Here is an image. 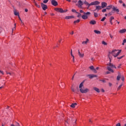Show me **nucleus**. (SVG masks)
<instances>
[{
    "label": "nucleus",
    "mask_w": 126,
    "mask_h": 126,
    "mask_svg": "<svg viewBox=\"0 0 126 126\" xmlns=\"http://www.w3.org/2000/svg\"><path fill=\"white\" fill-rule=\"evenodd\" d=\"M124 57H125V56H121L120 57H117V59L118 60H121V59H123V58H124Z\"/></svg>",
    "instance_id": "obj_40"
},
{
    "label": "nucleus",
    "mask_w": 126,
    "mask_h": 126,
    "mask_svg": "<svg viewBox=\"0 0 126 126\" xmlns=\"http://www.w3.org/2000/svg\"><path fill=\"white\" fill-rule=\"evenodd\" d=\"M84 14H85V15H86V16L88 17L91 14V13L90 12H87L86 13L84 12Z\"/></svg>",
    "instance_id": "obj_22"
},
{
    "label": "nucleus",
    "mask_w": 126,
    "mask_h": 126,
    "mask_svg": "<svg viewBox=\"0 0 126 126\" xmlns=\"http://www.w3.org/2000/svg\"><path fill=\"white\" fill-rule=\"evenodd\" d=\"M74 75H75V73L73 75L72 78V80H73L74 78Z\"/></svg>",
    "instance_id": "obj_57"
},
{
    "label": "nucleus",
    "mask_w": 126,
    "mask_h": 126,
    "mask_svg": "<svg viewBox=\"0 0 126 126\" xmlns=\"http://www.w3.org/2000/svg\"><path fill=\"white\" fill-rule=\"evenodd\" d=\"M119 2L120 3H123V0H119Z\"/></svg>",
    "instance_id": "obj_59"
},
{
    "label": "nucleus",
    "mask_w": 126,
    "mask_h": 126,
    "mask_svg": "<svg viewBox=\"0 0 126 126\" xmlns=\"http://www.w3.org/2000/svg\"><path fill=\"white\" fill-rule=\"evenodd\" d=\"M99 81H102L103 83H106V80H99Z\"/></svg>",
    "instance_id": "obj_43"
},
{
    "label": "nucleus",
    "mask_w": 126,
    "mask_h": 126,
    "mask_svg": "<svg viewBox=\"0 0 126 126\" xmlns=\"http://www.w3.org/2000/svg\"><path fill=\"white\" fill-rule=\"evenodd\" d=\"M115 19V18H114V17L112 16L110 17V23L111 24V25H113V22H112V20Z\"/></svg>",
    "instance_id": "obj_21"
},
{
    "label": "nucleus",
    "mask_w": 126,
    "mask_h": 126,
    "mask_svg": "<svg viewBox=\"0 0 126 126\" xmlns=\"http://www.w3.org/2000/svg\"><path fill=\"white\" fill-rule=\"evenodd\" d=\"M121 79L122 81H124V80H125V77H124V76H121Z\"/></svg>",
    "instance_id": "obj_44"
},
{
    "label": "nucleus",
    "mask_w": 126,
    "mask_h": 126,
    "mask_svg": "<svg viewBox=\"0 0 126 126\" xmlns=\"http://www.w3.org/2000/svg\"><path fill=\"white\" fill-rule=\"evenodd\" d=\"M107 65L110 67H113L114 68H117V67L115 66L114 64H113L111 62H110L108 64H107Z\"/></svg>",
    "instance_id": "obj_11"
},
{
    "label": "nucleus",
    "mask_w": 126,
    "mask_h": 126,
    "mask_svg": "<svg viewBox=\"0 0 126 126\" xmlns=\"http://www.w3.org/2000/svg\"><path fill=\"white\" fill-rule=\"evenodd\" d=\"M90 24H92V25H95V24H96V21L95 20H92L90 22Z\"/></svg>",
    "instance_id": "obj_14"
},
{
    "label": "nucleus",
    "mask_w": 126,
    "mask_h": 126,
    "mask_svg": "<svg viewBox=\"0 0 126 126\" xmlns=\"http://www.w3.org/2000/svg\"><path fill=\"white\" fill-rule=\"evenodd\" d=\"M0 73H1L2 74H3V71L0 70Z\"/></svg>",
    "instance_id": "obj_61"
},
{
    "label": "nucleus",
    "mask_w": 126,
    "mask_h": 126,
    "mask_svg": "<svg viewBox=\"0 0 126 126\" xmlns=\"http://www.w3.org/2000/svg\"><path fill=\"white\" fill-rule=\"evenodd\" d=\"M84 3L86 5V6H91V5H97V4H100V2L98 1H95L94 2H92L91 3L89 4L88 2L86 0H85Z\"/></svg>",
    "instance_id": "obj_2"
},
{
    "label": "nucleus",
    "mask_w": 126,
    "mask_h": 126,
    "mask_svg": "<svg viewBox=\"0 0 126 126\" xmlns=\"http://www.w3.org/2000/svg\"><path fill=\"white\" fill-rule=\"evenodd\" d=\"M123 6H124V7H125V8H126V4L125 3H124L123 4Z\"/></svg>",
    "instance_id": "obj_51"
},
{
    "label": "nucleus",
    "mask_w": 126,
    "mask_h": 126,
    "mask_svg": "<svg viewBox=\"0 0 126 126\" xmlns=\"http://www.w3.org/2000/svg\"><path fill=\"white\" fill-rule=\"evenodd\" d=\"M76 13L78 14V15H77V17L79 18V17H81V14L79 13V12H76Z\"/></svg>",
    "instance_id": "obj_31"
},
{
    "label": "nucleus",
    "mask_w": 126,
    "mask_h": 126,
    "mask_svg": "<svg viewBox=\"0 0 126 126\" xmlns=\"http://www.w3.org/2000/svg\"><path fill=\"white\" fill-rule=\"evenodd\" d=\"M70 34H71V35H73L74 34L73 31H72L71 33H70Z\"/></svg>",
    "instance_id": "obj_62"
},
{
    "label": "nucleus",
    "mask_w": 126,
    "mask_h": 126,
    "mask_svg": "<svg viewBox=\"0 0 126 126\" xmlns=\"http://www.w3.org/2000/svg\"><path fill=\"white\" fill-rule=\"evenodd\" d=\"M121 76H122L121 75V73H119L117 77V80H118V81H120V79H121Z\"/></svg>",
    "instance_id": "obj_17"
},
{
    "label": "nucleus",
    "mask_w": 126,
    "mask_h": 126,
    "mask_svg": "<svg viewBox=\"0 0 126 126\" xmlns=\"http://www.w3.org/2000/svg\"><path fill=\"white\" fill-rule=\"evenodd\" d=\"M107 4L105 2H102L101 3V8H105V7H107Z\"/></svg>",
    "instance_id": "obj_10"
},
{
    "label": "nucleus",
    "mask_w": 126,
    "mask_h": 126,
    "mask_svg": "<svg viewBox=\"0 0 126 126\" xmlns=\"http://www.w3.org/2000/svg\"><path fill=\"white\" fill-rule=\"evenodd\" d=\"M51 4L52 5H54V6H57L58 5V2L56 1V0H51Z\"/></svg>",
    "instance_id": "obj_8"
},
{
    "label": "nucleus",
    "mask_w": 126,
    "mask_h": 126,
    "mask_svg": "<svg viewBox=\"0 0 126 126\" xmlns=\"http://www.w3.org/2000/svg\"><path fill=\"white\" fill-rule=\"evenodd\" d=\"M106 11H107V9L106 8H104V9L102 10V12H106Z\"/></svg>",
    "instance_id": "obj_39"
},
{
    "label": "nucleus",
    "mask_w": 126,
    "mask_h": 126,
    "mask_svg": "<svg viewBox=\"0 0 126 126\" xmlns=\"http://www.w3.org/2000/svg\"><path fill=\"white\" fill-rule=\"evenodd\" d=\"M88 91H89V89H85V90H83L82 89H80V92L83 94H86L87 93V92H88Z\"/></svg>",
    "instance_id": "obj_5"
},
{
    "label": "nucleus",
    "mask_w": 126,
    "mask_h": 126,
    "mask_svg": "<svg viewBox=\"0 0 126 126\" xmlns=\"http://www.w3.org/2000/svg\"><path fill=\"white\" fill-rule=\"evenodd\" d=\"M77 105V103H72L70 105V107H71V108H75V106H76Z\"/></svg>",
    "instance_id": "obj_20"
},
{
    "label": "nucleus",
    "mask_w": 126,
    "mask_h": 126,
    "mask_svg": "<svg viewBox=\"0 0 126 126\" xmlns=\"http://www.w3.org/2000/svg\"><path fill=\"white\" fill-rule=\"evenodd\" d=\"M83 2L81 0H79L78 1V7L80 8H81V7H82V6L83 5Z\"/></svg>",
    "instance_id": "obj_6"
},
{
    "label": "nucleus",
    "mask_w": 126,
    "mask_h": 126,
    "mask_svg": "<svg viewBox=\"0 0 126 126\" xmlns=\"http://www.w3.org/2000/svg\"><path fill=\"white\" fill-rule=\"evenodd\" d=\"M94 17H98V14H97V13L94 12Z\"/></svg>",
    "instance_id": "obj_38"
},
{
    "label": "nucleus",
    "mask_w": 126,
    "mask_h": 126,
    "mask_svg": "<svg viewBox=\"0 0 126 126\" xmlns=\"http://www.w3.org/2000/svg\"><path fill=\"white\" fill-rule=\"evenodd\" d=\"M80 12L81 13H84V12L83 10H80Z\"/></svg>",
    "instance_id": "obj_53"
},
{
    "label": "nucleus",
    "mask_w": 126,
    "mask_h": 126,
    "mask_svg": "<svg viewBox=\"0 0 126 126\" xmlns=\"http://www.w3.org/2000/svg\"><path fill=\"white\" fill-rule=\"evenodd\" d=\"M93 70L94 73H97V70H96V69L94 68Z\"/></svg>",
    "instance_id": "obj_45"
},
{
    "label": "nucleus",
    "mask_w": 126,
    "mask_h": 126,
    "mask_svg": "<svg viewBox=\"0 0 126 126\" xmlns=\"http://www.w3.org/2000/svg\"><path fill=\"white\" fill-rule=\"evenodd\" d=\"M41 5L43 10H46V9H48V6H47V5L44 4L43 3H41Z\"/></svg>",
    "instance_id": "obj_4"
},
{
    "label": "nucleus",
    "mask_w": 126,
    "mask_h": 126,
    "mask_svg": "<svg viewBox=\"0 0 126 126\" xmlns=\"http://www.w3.org/2000/svg\"><path fill=\"white\" fill-rule=\"evenodd\" d=\"M14 14L17 16H19V13L16 12V11H14Z\"/></svg>",
    "instance_id": "obj_28"
},
{
    "label": "nucleus",
    "mask_w": 126,
    "mask_h": 126,
    "mask_svg": "<svg viewBox=\"0 0 126 126\" xmlns=\"http://www.w3.org/2000/svg\"><path fill=\"white\" fill-rule=\"evenodd\" d=\"M87 77H89V78L90 79H92V78H94V77H97V75H94V74H88L87 75Z\"/></svg>",
    "instance_id": "obj_9"
},
{
    "label": "nucleus",
    "mask_w": 126,
    "mask_h": 126,
    "mask_svg": "<svg viewBox=\"0 0 126 126\" xmlns=\"http://www.w3.org/2000/svg\"><path fill=\"white\" fill-rule=\"evenodd\" d=\"M109 36L111 39H113L114 38V36L111 33H109Z\"/></svg>",
    "instance_id": "obj_46"
},
{
    "label": "nucleus",
    "mask_w": 126,
    "mask_h": 126,
    "mask_svg": "<svg viewBox=\"0 0 126 126\" xmlns=\"http://www.w3.org/2000/svg\"><path fill=\"white\" fill-rule=\"evenodd\" d=\"M94 91H96V92H97V93H100V90L99 89H98L97 88L94 87Z\"/></svg>",
    "instance_id": "obj_18"
},
{
    "label": "nucleus",
    "mask_w": 126,
    "mask_h": 126,
    "mask_svg": "<svg viewBox=\"0 0 126 126\" xmlns=\"http://www.w3.org/2000/svg\"><path fill=\"white\" fill-rule=\"evenodd\" d=\"M113 6V5H110L107 6V7L106 8V9L109 10V9H111V8H112Z\"/></svg>",
    "instance_id": "obj_25"
},
{
    "label": "nucleus",
    "mask_w": 126,
    "mask_h": 126,
    "mask_svg": "<svg viewBox=\"0 0 126 126\" xmlns=\"http://www.w3.org/2000/svg\"><path fill=\"white\" fill-rule=\"evenodd\" d=\"M49 1V0H43V3H47Z\"/></svg>",
    "instance_id": "obj_41"
},
{
    "label": "nucleus",
    "mask_w": 126,
    "mask_h": 126,
    "mask_svg": "<svg viewBox=\"0 0 126 126\" xmlns=\"http://www.w3.org/2000/svg\"><path fill=\"white\" fill-rule=\"evenodd\" d=\"M25 11L26 12H28V9H25Z\"/></svg>",
    "instance_id": "obj_60"
},
{
    "label": "nucleus",
    "mask_w": 126,
    "mask_h": 126,
    "mask_svg": "<svg viewBox=\"0 0 126 126\" xmlns=\"http://www.w3.org/2000/svg\"><path fill=\"white\" fill-rule=\"evenodd\" d=\"M70 55L71 56V57H73V54H72V49L71 50V52H70Z\"/></svg>",
    "instance_id": "obj_47"
},
{
    "label": "nucleus",
    "mask_w": 126,
    "mask_h": 126,
    "mask_svg": "<svg viewBox=\"0 0 126 126\" xmlns=\"http://www.w3.org/2000/svg\"><path fill=\"white\" fill-rule=\"evenodd\" d=\"M14 27L12 29V31H14V30H15L16 29V24H14Z\"/></svg>",
    "instance_id": "obj_37"
},
{
    "label": "nucleus",
    "mask_w": 126,
    "mask_h": 126,
    "mask_svg": "<svg viewBox=\"0 0 126 126\" xmlns=\"http://www.w3.org/2000/svg\"><path fill=\"white\" fill-rule=\"evenodd\" d=\"M6 74H9L10 75H11V73L8 72L7 71L6 72Z\"/></svg>",
    "instance_id": "obj_52"
},
{
    "label": "nucleus",
    "mask_w": 126,
    "mask_h": 126,
    "mask_svg": "<svg viewBox=\"0 0 126 126\" xmlns=\"http://www.w3.org/2000/svg\"><path fill=\"white\" fill-rule=\"evenodd\" d=\"M110 72L109 71H107L106 72V74H110Z\"/></svg>",
    "instance_id": "obj_55"
},
{
    "label": "nucleus",
    "mask_w": 126,
    "mask_h": 126,
    "mask_svg": "<svg viewBox=\"0 0 126 126\" xmlns=\"http://www.w3.org/2000/svg\"><path fill=\"white\" fill-rule=\"evenodd\" d=\"M113 51H114V52L113 53V54H114V55H117V54H118V50H113Z\"/></svg>",
    "instance_id": "obj_34"
},
{
    "label": "nucleus",
    "mask_w": 126,
    "mask_h": 126,
    "mask_svg": "<svg viewBox=\"0 0 126 126\" xmlns=\"http://www.w3.org/2000/svg\"><path fill=\"white\" fill-rule=\"evenodd\" d=\"M126 32V29H124L123 30H121L119 32H120V33H123Z\"/></svg>",
    "instance_id": "obj_23"
},
{
    "label": "nucleus",
    "mask_w": 126,
    "mask_h": 126,
    "mask_svg": "<svg viewBox=\"0 0 126 126\" xmlns=\"http://www.w3.org/2000/svg\"><path fill=\"white\" fill-rule=\"evenodd\" d=\"M89 68H90L91 70H93L94 68V66H91L89 67Z\"/></svg>",
    "instance_id": "obj_35"
},
{
    "label": "nucleus",
    "mask_w": 126,
    "mask_h": 126,
    "mask_svg": "<svg viewBox=\"0 0 126 126\" xmlns=\"http://www.w3.org/2000/svg\"><path fill=\"white\" fill-rule=\"evenodd\" d=\"M107 69L109 70V71H111V72H114V70L111 68V67L108 66L107 67Z\"/></svg>",
    "instance_id": "obj_16"
},
{
    "label": "nucleus",
    "mask_w": 126,
    "mask_h": 126,
    "mask_svg": "<svg viewBox=\"0 0 126 126\" xmlns=\"http://www.w3.org/2000/svg\"><path fill=\"white\" fill-rule=\"evenodd\" d=\"M100 9H102V7L101 6H96V9L94 10H98V11H99Z\"/></svg>",
    "instance_id": "obj_13"
},
{
    "label": "nucleus",
    "mask_w": 126,
    "mask_h": 126,
    "mask_svg": "<svg viewBox=\"0 0 126 126\" xmlns=\"http://www.w3.org/2000/svg\"><path fill=\"white\" fill-rule=\"evenodd\" d=\"M35 5L36 7H38V8H40V6H39V5H38V4H37V3H35Z\"/></svg>",
    "instance_id": "obj_36"
},
{
    "label": "nucleus",
    "mask_w": 126,
    "mask_h": 126,
    "mask_svg": "<svg viewBox=\"0 0 126 126\" xmlns=\"http://www.w3.org/2000/svg\"><path fill=\"white\" fill-rule=\"evenodd\" d=\"M82 18L83 19H87L88 18V16H86V15L84 14V15H83L82 16Z\"/></svg>",
    "instance_id": "obj_19"
},
{
    "label": "nucleus",
    "mask_w": 126,
    "mask_h": 126,
    "mask_svg": "<svg viewBox=\"0 0 126 126\" xmlns=\"http://www.w3.org/2000/svg\"><path fill=\"white\" fill-rule=\"evenodd\" d=\"M112 10L113 11H114V12H120V10H119L117 7L114 6H113Z\"/></svg>",
    "instance_id": "obj_7"
},
{
    "label": "nucleus",
    "mask_w": 126,
    "mask_h": 126,
    "mask_svg": "<svg viewBox=\"0 0 126 126\" xmlns=\"http://www.w3.org/2000/svg\"><path fill=\"white\" fill-rule=\"evenodd\" d=\"M101 43L102 44V45H104V46H107V45H108V44L104 41H102Z\"/></svg>",
    "instance_id": "obj_29"
},
{
    "label": "nucleus",
    "mask_w": 126,
    "mask_h": 126,
    "mask_svg": "<svg viewBox=\"0 0 126 126\" xmlns=\"http://www.w3.org/2000/svg\"><path fill=\"white\" fill-rule=\"evenodd\" d=\"M78 55L79 56L80 58H83V57H84V54H81L80 53V51H79V50H78Z\"/></svg>",
    "instance_id": "obj_12"
},
{
    "label": "nucleus",
    "mask_w": 126,
    "mask_h": 126,
    "mask_svg": "<svg viewBox=\"0 0 126 126\" xmlns=\"http://www.w3.org/2000/svg\"><path fill=\"white\" fill-rule=\"evenodd\" d=\"M122 66V64H120L118 66V68H121V67Z\"/></svg>",
    "instance_id": "obj_50"
},
{
    "label": "nucleus",
    "mask_w": 126,
    "mask_h": 126,
    "mask_svg": "<svg viewBox=\"0 0 126 126\" xmlns=\"http://www.w3.org/2000/svg\"><path fill=\"white\" fill-rule=\"evenodd\" d=\"M65 19H71V18H74V16H68L65 17Z\"/></svg>",
    "instance_id": "obj_15"
},
{
    "label": "nucleus",
    "mask_w": 126,
    "mask_h": 126,
    "mask_svg": "<svg viewBox=\"0 0 126 126\" xmlns=\"http://www.w3.org/2000/svg\"><path fill=\"white\" fill-rule=\"evenodd\" d=\"M72 12H75V13H76V10L75 9H72Z\"/></svg>",
    "instance_id": "obj_48"
},
{
    "label": "nucleus",
    "mask_w": 126,
    "mask_h": 126,
    "mask_svg": "<svg viewBox=\"0 0 126 126\" xmlns=\"http://www.w3.org/2000/svg\"><path fill=\"white\" fill-rule=\"evenodd\" d=\"M83 83H84V82H82L80 85H79V89H82V87H83Z\"/></svg>",
    "instance_id": "obj_26"
},
{
    "label": "nucleus",
    "mask_w": 126,
    "mask_h": 126,
    "mask_svg": "<svg viewBox=\"0 0 126 126\" xmlns=\"http://www.w3.org/2000/svg\"><path fill=\"white\" fill-rule=\"evenodd\" d=\"M72 58H73V63H74V56L72 57Z\"/></svg>",
    "instance_id": "obj_63"
},
{
    "label": "nucleus",
    "mask_w": 126,
    "mask_h": 126,
    "mask_svg": "<svg viewBox=\"0 0 126 126\" xmlns=\"http://www.w3.org/2000/svg\"><path fill=\"white\" fill-rule=\"evenodd\" d=\"M122 86H123V84H121L118 88L117 90H120L121 88H122Z\"/></svg>",
    "instance_id": "obj_30"
},
{
    "label": "nucleus",
    "mask_w": 126,
    "mask_h": 126,
    "mask_svg": "<svg viewBox=\"0 0 126 126\" xmlns=\"http://www.w3.org/2000/svg\"><path fill=\"white\" fill-rule=\"evenodd\" d=\"M105 19H106V17H104L103 18H102L101 19V20H100L101 21H105Z\"/></svg>",
    "instance_id": "obj_42"
},
{
    "label": "nucleus",
    "mask_w": 126,
    "mask_h": 126,
    "mask_svg": "<svg viewBox=\"0 0 126 126\" xmlns=\"http://www.w3.org/2000/svg\"><path fill=\"white\" fill-rule=\"evenodd\" d=\"M116 126H121V124L118 123L116 125Z\"/></svg>",
    "instance_id": "obj_56"
},
{
    "label": "nucleus",
    "mask_w": 126,
    "mask_h": 126,
    "mask_svg": "<svg viewBox=\"0 0 126 126\" xmlns=\"http://www.w3.org/2000/svg\"><path fill=\"white\" fill-rule=\"evenodd\" d=\"M89 41V39H88V38L87 39V40L86 41H83L82 44H87V43H88V42Z\"/></svg>",
    "instance_id": "obj_27"
},
{
    "label": "nucleus",
    "mask_w": 126,
    "mask_h": 126,
    "mask_svg": "<svg viewBox=\"0 0 126 126\" xmlns=\"http://www.w3.org/2000/svg\"><path fill=\"white\" fill-rule=\"evenodd\" d=\"M124 43H126V39H124L123 40Z\"/></svg>",
    "instance_id": "obj_58"
},
{
    "label": "nucleus",
    "mask_w": 126,
    "mask_h": 126,
    "mask_svg": "<svg viewBox=\"0 0 126 126\" xmlns=\"http://www.w3.org/2000/svg\"><path fill=\"white\" fill-rule=\"evenodd\" d=\"M111 15H113V11H111L108 14V16H111Z\"/></svg>",
    "instance_id": "obj_33"
},
{
    "label": "nucleus",
    "mask_w": 126,
    "mask_h": 126,
    "mask_svg": "<svg viewBox=\"0 0 126 126\" xmlns=\"http://www.w3.org/2000/svg\"><path fill=\"white\" fill-rule=\"evenodd\" d=\"M94 33H95V34H101V32L99 31L94 30Z\"/></svg>",
    "instance_id": "obj_24"
},
{
    "label": "nucleus",
    "mask_w": 126,
    "mask_h": 126,
    "mask_svg": "<svg viewBox=\"0 0 126 126\" xmlns=\"http://www.w3.org/2000/svg\"><path fill=\"white\" fill-rule=\"evenodd\" d=\"M55 10L57 11V12H60V13H63L64 12H66L67 11V10H64L63 9V8H55Z\"/></svg>",
    "instance_id": "obj_3"
},
{
    "label": "nucleus",
    "mask_w": 126,
    "mask_h": 126,
    "mask_svg": "<svg viewBox=\"0 0 126 126\" xmlns=\"http://www.w3.org/2000/svg\"><path fill=\"white\" fill-rule=\"evenodd\" d=\"M16 126H20V125H19V123H17Z\"/></svg>",
    "instance_id": "obj_64"
},
{
    "label": "nucleus",
    "mask_w": 126,
    "mask_h": 126,
    "mask_svg": "<svg viewBox=\"0 0 126 126\" xmlns=\"http://www.w3.org/2000/svg\"><path fill=\"white\" fill-rule=\"evenodd\" d=\"M108 84H109V86H110V87H111V86H112V83H109Z\"/></svg>",
    "instance_id": "obj_54"
},
{
    "label": "nucleus",
    "mask_w": 126,
    "mask_h": 126,
    "mask_svg": "<svg viewBox=\"0 0 126 126\" xmlns=\"http://www.w3.org/2000/svg\"><path fill=\"white\" fill-rule=\"evenodd\" d=\"M71 89V90H72V91L73 92H75V91L74 90V88H72V86Z\"/></svg>",
    "instance_id": "obj_49"
},
{
    "label": "nucleus",
    "mask_w": 126,
    "mask_h": 126,
    "mask_svg": "<svg viewBox=\"0 0 126 126\" xmlns=\"http://www.w3.org/2000/svg\"><path fill=\"white\" fill-rule=\"evenodd\" d=\"M80 22V20L78 19V20H77L76 21H74V23H78Z\"/></svg>",
    "instance_id": "obj_32"
},
{
    "label": "nucleus",
    "mask_w": 126,
    "mask_h": 126,
    "mask_svg": "<svg viewBox=\"0 0 126 126\" xmlns=\"http://www.w3.org/2000/svg\"><path fill=\"white\" fill-rule=\"evenodd\" d=\"M114 52L115 51H112L109 52L108 58L109 59L110 63L112 62V58H113V56L114 57V58H117V57H118V56L121 54L122 50H119L116 55L114 54Z\"/></svg>",
    "instance_id": "obj_1"
}]
</instances>
